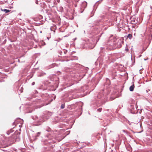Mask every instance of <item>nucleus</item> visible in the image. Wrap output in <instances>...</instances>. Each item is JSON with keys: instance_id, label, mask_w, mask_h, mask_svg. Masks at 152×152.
<instances>
[{"instance_id": "f257e3e1", "label": "nucleus", "mask_w": 152, "mask_h": 152, "mask_svg": "<svg viewBox=\"0 0 152 152\" xmlns=\"http://www.w3.org/2000/svg\"><path fill=\"white\" fill-rule=\"evenodd\" d=\"M109 17H108L107 15L105 16H103L102 17V19L101 20H99L98 22V23L97 24V25L99 26L100 25H102V23L103 22L105 21H110V20H109L108 19L109 18Z\"/></svg>"}, {"instance_id": "f03ea898", "label": "nucleus", "mask_w": 152, "mask_h": 152, "mask_svg": "<svg viewBox=\"0 0 152 152\" xmlns=\"http://www.w3.org/2000/svg\"><path fill=\"white\" fill-rule=\"evenodd\" d=\"M87 3L86 1H84L83 2H82V4H81V8H80L81 9H83V10H84V9L87 6ZM83 10H83V11H82L81 12V13L83 12Z\"/></svg>"}, {"instance_id": "7ed1b4c3", "label": "nucleus", "mask_w": 152, "mask_h": 152, "mask_svg": "<svg viewBox=\"0 0 152 152\" xmlns=\"http://www.w3.org/2000/svg\"><path fill=\"white\" fill-rule=\"evenodd\" d=\"M130 19L131 20V23L132 24H134V23H137V21L136 20V19L134 18V17L132 16L130 18Z\"/></svg>"}, {"instance_id": "20e7f679", "label": "nucleus", "mask_w": 152, "mask_h": 152, "mask_svg": "<svg viewBox=\"0 0 152 152\" xmlns=\"http://www.w3.org/2000/svg\"><path fill=\"white\" fill-rule=\"evenodd\" d=\"M113 38V37L112 36H110L109 38L110 41H111L112 42H114L115 41V40L116 39V38Z\"/></svg>"}, {"instance_id": "39448f33", "label": "nucleus", "mask_w": 152, "mask_h": 152, "mask_svg": "<svg viewBox=\"0 0 152 152\" xmlns=\"http://www.w3.org/2000/svg\"><path fill=\"white\" fill-rule=\"evenodd\" d=\"M134 88V84H133L132 86H131L129 88V90L131 91H133Z\"/></svg>"}, {"instance_id": "423d86ee", "label": "nucleus", "mask_w": 152, "mask_h": 152, "mask_svg": "<svg viewBox=\"0 0 152 152\" xmlns=\"http://www.w3.org/2000/svg\"><path fill=\"white\" fill-rule=\"evenodd\" d=\"M1 10L2 11H3L4 12H5V13H7L8 12H10V10L6 9H4V10H3L2 9Z\"/></svg>"}, {"instance_id": "0eeeda50", "label": "nucleus", "mask_w": 152, "mask_h": 152, "mask_svg": "<svg viewBox=\"0 0 152 152\" xmlns=\"http://www.w3.org/2000/svg\"><path fill=\"white\" fill-rule=\"evenodd\" d=\"M132 37V35L131 34H129L127 36V38H129L130 39H131Z\"/></svg>"}, {"instance_id": "6e6552de", "label": "nucleus", "mask_w": 152, "mask_h": 152, "mask_svg": "<svg viewBox=\"0 0 152 152\" xmlns=\"http://www.w3.org/2000/svg\"><path fill=\"white\" fill-rule=\"evenodd\" d=\"M102 1H103V0H99L97 1L96 2V3L94 5V6L95 5H96L98 3H99V4L97 5H98L100 3H101Z\"/></svg>"}, {"instance_id": "1a4fd4ad", "label": "nucleus", "mask_w": 152, "mask_h": 152, "mask_svg": "<svg viewBox=\"0 0 152 152\" xmlns=\"http://www.w3.org/2000/svg\"><path fill=\"white\" fill-rule=\"evenodd\" d=\"M102 110V108H100L98 109L97 110V111L98 112H100Z\"/></svg>"}, {"instance_id": "9d476101", "label": "nucleus", "mask_w": 152, "mask_h": 152, "mask_svg": "<svg viewBox=\"0 0 152 152\" xmlns=\"http://www.w3.org/2000/svg\"><path fill=\"white\" fill-rule=\"evenodd\" d=\"M64 105L63 104H62L61 106V108L62 109L64 108Z\"/></svg>"}, {"instance_id": "9b49d317", "label": "nucleus", "mask_w": 152, "mask_h": 152, "mask_svg": "<svg viewBox=\"0 0 152 152\" xmlns=\"http://www.w3.org/2000/svg\"><path fill=\"white\" fill-rule=\"evenodd\" d=\"M39 19H42V16L41 15H40L39 16Z\"/></svg>"}, {"instance_id": "f8f14e48", "label": "nucleus", "mask_w": 152, "mask_h": 152, "mask_svg": "<svg viewBox=\"0 0 152 152\" xmlns=\"http://www.w3.org/2000/svg\"><path fill=\"white\" fill-rule=\"evenodd\" d=\"M125 50L126 52H127L129 51V49L128 48H125Z\"/></svg>"}, {"instance_id": "ddd939ff", "label": "nucleus", "mask_w": 152, "mask_h": 152, "mask_svg": "<svg viewBox=\"0 0 152 152\" xmlns=\"http://www.w3.org/2000/svg\"><path fill=\"white\" fill-rule=\"evenodd\" d=\"M10 131H9H9H8V132H7V134H8V135H9V134H10Z\"/></svg>"}, {"instance_id": "4468645a", "label": "nucleus", "mask_w": 152, "mask_h": 152, "mask_svg": "<svg viewBox=\"0 0 152 152\" xmlns=\"http://www.w3.org/2000/svg\"><path fill=\"white\" fill-rule=\"evenodd\" d=\"M132 27L133 28H135V27H134V25H132Z\"/></svg>"}, {"instance_id": "2eb2a0df", "label": "nucleus", "mask_w": 152, "mask_h": 152, "mask_svg": "<svg viewBox=\"0 0 152 152\" xmlns=\"http://www.w3.org/2000/svg\"><path fill=\"white\" fill-rule=\"evenodd\" d=\"M79 0H75V1H77V2H78V1H79Z\"/></svg>"}, {"instance_id": "dca6fc26", "label": "nucleus", "mask_w": 152, "mask_h": 152, "mask_svg": "<svg viewBox=\"0 0 152 152\" xmlns=\"http://www.w3.org/2000/svg\"><path fill=\"white\" fill-rule=\"evenodd\" d=\"M123 10H126V8H124L123 9Z\"/></svg>"}, {"instance_id": "f3484780", "label": "nucleus", "mask_w": 152, "mask_h": 152, "mask_svg": "<svg viewBox=\"0 0 152 152\" xmlns=\"http://www.w3.org/2000/svg\"><path fill=\"white\" fill-rule=\"evenodd\" d=\"M10 132H12V130H10Z\"/></svg>"}, {"instance_id": "a211bd4d", "label": "nucleus", "mask_w": 152, "mask_h": 152, "mask_svg": "<svg viewBox=\"0 0 152 152\" xmlns=\"http://www.w3.org/2000/svg\"><path fill=\"white\" fill-rule=\"evenodd\" d=\"M104 28L105 29H106V28H107L106 27H105Z\"/></svg>"}, {"instance_id": "6ab92c4d", "label": "nucleus", "mask_w": 152, "mask_h": 152, "mask_svg": "<svg viewBox=\"0 0 152 152\" xmlns=\"http://www.w3.org/2000/svg\"><path fill=\"white\" fill-rule=\"evenodd\" d=\"M150 7H151V9H152V7H151V6Z\"/></svg>"}, {"instance_id": "aec40b11", "label": "nucleus", "mask_w": 152, "mask_h": 152, "mask_svg": "<svg viewBox=\"0 0 152 152\" xmlns=\"http://www.w3.org/2000/svg\"><path fill=\"white\" fill-rule=\"evenodd\" d=\"M34 82L33 83V84H34Z\"/></svg>"}, {"instance_id": "412c9836", "label": "nucleus", "mask_w": 152, "mask_h": 152, "mask_svg": "<svg viewBox=\"0 0 152 152\" xmlns=\"http://www.w3.org/2000/svg\"><path fill=\"white\" fill-rule=\"evenodd\" d=\"M34 82L33 83V84H34Z\"/></svg>"}, {"instance_id": "4be33fe9", "label": "nucleus", "mask_w": 152, "mask_h": 152, "mask_svg": "<svg viewBox=\"0 0 152 152\" xmlns=\"http://www.w3.org/2000/svg\"><path fill=\"white\" fill-rule=\"evenodd\" d=\"M36 3L37 4H38L37 3V2H36Z\"/></svg>"}, {"instance_id": "5701e85b", "label": "nucleus", "mask_w": 152, "mask_h": 152, "mask_svg": "<svg viewBox=\"0 0 152 152\" xmlns=\"http://www.w3.org/2000/svg\"><path fill=\"white\" fill-rule=\"evenodd\" d=\"M58 1H59V0H57V2H58Z\"/></svg>"}, {"instance_id": "b1692460", "label": "nucleus", "mask_w": 152, "mask_h": 152, "mask_svg": "<svg viewBox=\"0 0 152 152\" xmlns=\"http://www.w3.org/2000/svg\"><path fill=\"white\" fill-rule=\"evenodd\" d=\"M58 1H59V0H57V2H58Z\"/></svg>"}, {"instance_id": "393cba45", "label": "nucleus", "mask_w": 152, "mask_h": 152, "mask_svg": "<svg viewBox=\"0 0 152 152\" xmlns=\"http://www.w3.org/2000/svg\"><path fill=\"white\" fill-rule=\"evenodd\" d=\"M135 33H134V35H135Z\"/></svg>"}]
</instances>
